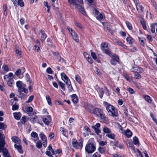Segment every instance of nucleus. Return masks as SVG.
Instances as JSON below:
<instances>
[{
    "mask_svg": "<svg viewBox=\"0 0 157 157\" xmlns=\"http://www.w3.org/2000/svg\"><path fill=\"white\" fill-rule=\"evenodd\" d=\"M33 98L34 97L33 95H31L29 97L28 100L26 101V102L27 103H29L33 101Z\"/></svg>",
    "mask_w": 157,
    "mask_h": 157,
    "instance_id": "53",
    "label": "nucleus"
},
{
    "mask_svg": "<svg viewBox=\"0 0 157 157\" xmlns=\"http://www.w3.org/2000/svg\"><path fill=\"white\" fill-rule=\"evenodd\" d=\"M37 117L35 116V117L32 118L31 119V121L32 123H35L36 122H37L38 123H39V122L38 120H37Z\"/></svg>",
    "mask_w": 157,
    "mask_h": 157,
    "instance_id": "35",
    "label": "nucleus"
},
{
    "mask_svg": "<svg viewBox=\"0 0 157 157\" xmlns=\"http://www.w3.org/2000/svg\"><path fill=\"white\" fill-rule=\"evenodd\" d=\"M133 143L135 145L138 144L139 143V140L136 136H134L133 138Z\"/></svg>",
    "mask_w": 157,
    "mask_h": 157,
    "instance_id": "37",
    "label": "nucleus"
},
{
    "mask_svg": "<svg viewBox=\"0 0 157 157\" xmlns=\"http://www.w3.org/2000/svg\"><path fill=\"white\" fill-rule=\"evenodd\" d=\"M60 133H61L64 136H66L67 135V131L65 130L63 127H60Z\"/></svg>",
    "mask_w": 157,
    "mask_h": 157,
    "instance_id": "26",
    "label": "nucleus"
},
{
    "mask_svg": "<svg viewBox=\"0 0 157 157\" xmlns=\"http://www.w3.org/2000/svg\"><path fill=\"white\" fill-rule=\"evenodd\" d=\"M100 126V124L99 123H97L95 126H92V127L93 128H94V127L95 128H99Z\"/></svg>",
    "mask_w": 157,
    "mask_h": 157,
    "instance_id": "56",
    "label": "nucleus"
},
{
    "mask_svg": "<svg viewBox=\"0 0 157 157\" xmlns=\"http://www.w3.org/2000/svg\"><path fill=\"white\" fill-rule=\"evenodd\" d=\"M26 80L27 81V82H29V83H31V81H30V77L29 76L28 74H27L26 75Z\"/></svg>",
    "mask_w": 157,
    "mask_h": 157,
    "instance_id": "55",
    "label": "nucleus"
},
{
    "mask_svg": "<svg viewBox=\"0 0 157 157\" xmlns=\"http://www.w3.org/2000/svg\"><path fill=\"white\" fill-rule=\"evenodd\" d=\"M58 82L59 85L60 86L61 88L63 90H65V84L60 81H59Z\"/></svg>",
    "mask_w": 157,
    "mask_h": 157,
    "instance_id": "30",
    "label": "nucleus"
},
{
    "mask_svg": "<svg viewBox=\"0 0 157 157\" xmlns=\"http://www.w3.org/2000/svg\"><path fill=\"white\" fill-rule=\"evenodd\" d=\"M14 118L17 120L20 119L21 114L20 113H13Z\"/></svg>",
    "mask_w": 157,
    "mask_h": 157,
    "instance_id": "24",
    "label": "nucleus"
},
{
    "mask_svg": "<svg viewBox=\"0 0 157 157\" xmlns=\"http://www.w3.org/2000/svg\"><path fill=\"white\" fill-rule=\"evenodd\" d=\"M40 40L43 43L44 42L45 39L47 38V36L45 33L44 31L43 30H40Z\"/></svg>",
    "mask_w": 157,
    "mask_h": 157,
    "instance_id": "9",
    "label": "nucleus"
},
{
    "mask_svg": "<svg viewBox=\"0 0 157 157\" xmlns=\"http://www.w3.org/2000/svg\"><path fill=\"white\" fill-rule=\"evenodd\" d=\"M71 5V7L72 9L76 8L78 4L77 3L76 0H68Z\"/></svg>",
    "mask_w": 157,
    "mask_h": 157,
    "instance_id": "12",
    "label": "nucleus"
},
{
    "mask_svg": "<svg viewBox=\"0 0 157 157\" xmlns=\"http://www.w3.org/2000/svg\"><path fill=\"white\" fill-rule=\"evenodd\" d=\"M155 25H157L156 23H154L151 24V31L152 33H154L155 32Z\"/></svg>",
    "mask_w": 157,
    "mask_h": 157,
    "instance_id": "33",
    "label": "nucleus"
},
{
    "mask_svg": "<svg viewBox=\"0 0 157 157\" xmlns=\"http://www.w3.org/2000/svg\"><path fill=\"white\" fill-rule=\"evenodd\" d=\"M19 108V106L18 104L15 103L12 106V109L13 110H17Z\"/></svg>",
    "mask_w": 157,
    "mask_h": 157,
    "instance_id": "43",
    "label": "nucleus"
},
{
    "mask_svg": "<svg viewBox=\"0 0 157 157\" xmlns=\"http://www.w3.org/2000/svg\"><path fill=\"white\" fill-rule=\"evenodd\" d=\"M106 136L108 137L110 139L114 140L115 138V135L113 133H112L111 132L108 134H106Z\"/></svg>",
    "mask_w": 157,
    "mask_h": 157,
    "instance_id": "27",
    "label": "nucleus"
},
{
    "mask_svg": "<svg viewBox=\"0 0 157 157\" xmlns=\"http://www.w3.org/2000/svg\"><path fill=\"white\" fill-rule=\"evenodd\" d=\"M16 85L17 87L18 88V92H19V90L23 87L21 84V82L20 81H17L16 82Z\"/></svg>",
    "mask_w": 157,
    "mask_h": 157,
    "instance_id": "32",
    "label": "nucleus"
},
{
    "mask_svg": "<svg viewBox=\"0 0 157 157\" xmlns=\"http://www.w3.org/2000/svg\"><path fill=\"white\" fill-rule=\"evenodd\" d=\"M96 149V147L92 144H88L85 147L86 151L89 154H91L94 152Z\"/></svg>",
    "mask_w": 157,
    "mask_h": 157,
    "instance_id": "3",
    "label": "nucleus"
},
{
    "mask_svg": "<svg viewBox=\"0 0 157 157\" xmlns=\"http://www.w3.org/2000/svg\"><path fill=\"white\" fill-rule=\"evenodd\" d=\"M3 9L4 10V14L6 16L7 15V10L6 6V4L3 5Z\"/></svg>",
    "mask_w": 157,
    "mask_h": 157,
    "instance_id": "45",
    "label": "nucleus"
},
{
    "mask_svg": "<svg viewBox=\"0 0 157 157\" xmlns=\"http://www.w3.org/2000/svg\"><path fill=\"white\" fill-rule=\"evenodd\" d=\"M103 104L106 106V109L109 115L113 117L118 116L117 111L114 107L106 102H104Z\"/></svg>",
    "mask_w": 157,
    "mask_h": 157,
    "instance_id": "1",
    "label": "nucleus"
},
{
    "mask_svg": "<svg viewBox=\"0 0 157 157\" xmlns=\"http://www.w3.org/2000/svg\"><path fill=\"white\" fill-rule=\"evenodd\" d=\"M67 85V88L69 92H71L73 90V88L72 86L71 85V82H68L67 84H66Z\"/></svg>",
    "mask_w": 157,
    "mask_h": 157,
    "instance_id": "28",
    "label": "nucleus"
},
{
    "mask_svg": "<svg viewBox=\"0 0 157 157\" xmlns=\"http://www.w3.org/2000/svg\"><path fill=\"white\" fill-rule=\"evenodd\" d=\"M132 71L134 73H141L143 71V70L141 68L136 66L132 68Z\"/></svg>",
    "mask_w": 157,
    "mask_h": 157,
    "instance_id": "11",
    "label": "nucleus"
},
{
    "mask_svg": "<svg viewBox=\"0 0 157 157\" xmlns=\"http://www.w3.org/2000/svg\"><path fill=\"white\" fill-rule=\"evenodd\" d=\"M46 71L48 73L50 74H52L53 72L51 68L50 67H48L47 69L46 70Z\"/></svg>",
    "mask_w": 157,
    "mask_h": 157,
    "instance_id": "54",
    "label": "nucleus"
},
{
    "mask_svg": "<svg viewBox=\"0 0 157 157\" xmlns=\"http://www.w3.org/2000/svg\"><path fill=\"white\" fill-rule=\"evenodd\" d=\"M84 107L88 111L92 113L91 110L93 109V107L87 103H84Z\"/></svg>",
    "mask_w": 157,
    "mask_h": 157,
    "instance_id": "14",
    "label": "nucleus"
},
{
    "mask_svg": "<svg viewBox=\"0 0 157 157\" xmlns=\"http://www.w3.org/2000/svg\"><path fill=\"white\" fill-rule=\"evenodd\" d=\"M134 73V75L136 79H139L141 78V75L139 74V73Z\"/></svg>",
    "mask_w": 157,
    "mask_h": 157,
    "instance_id": "48",
    "label": "nucleus"
},
{
    "mask_svg": "<svg viewBox=\"0 0 157 157\" xmlns=\"http://www.w3.org/2000/svg\"><path fill=\"white\" fill-rule=\"evenodd\" d=\"M108 43H103L101 44V48L103 52L106 54L108 55L110 54L111 52L109 48Z\"/></svg>",
    "mask_w": 157,
    "mask_h": 157,
    "instance_id": "5",
    "label": "nucleus"
},
{
    "mask_svg": "<svg viewBox=\"0 0 157 157\" xmlns=\"http://www.w3.org/2000/svg\"><path fill=\"white\" fill-rule=\"evenodd\" d=\"M22 92H18L19 94L18 96L21 99H25L27 98L26 95L22 93Z\"/></svg>",
    "mask_w": 157,
    "mask_h": 157,
    "instance_id": "22",
    "label": "nucleus"
},
{
    "mask_svg": "<svg viewBox=\"0 0 157 157\" xmlns=\"http://www.w3.org/2000/svg\"><path fill=\"white\" fill-rule=\"evenodd\" d=\"M31 136L32 137L35 138L37 137V140H38L39 139L37 134L35 132H32L31 133Z\"/></svg>",
    "mask_w": 157,
    "mask_h": 157,
    "instance_id": "46",
    "label": "nucleus"
},
{
    "mask_svg": "<svg viewBox=\"0 0 157 157\" xmlns=\"http://www.w3.org/2000/svg\"><path fill=\"white\" fill-rule=\"evenodd\" d=\"M5 144V141L4 138L0 140V150L4 148V147Z\"/></svg>",
    "mask_w": 157,
    "mask_h": 157,
    "instance_id": "25",
    "label": "nucleus"
},
{
    "mask_svg": "<svg viewBox=\"0 0 157 157\" xmlns=\"http://www.w3.org/2000/svg\"><path fill=\"white\" fill-rule=\"evenodd\" d=\"M71 99L73 102L75 104L77 103L78 101V97L75 94H73L72 95Z\"/></svg>",
    "mask_w": 157,
    "mask_h": 157,
    "instance_id": "21",
    "label": "nucleus"
},
{
    "mask_svg": "<svg viewBox=\"0 0 157 157\" xmlns=\"http://www.w3.org/2000/svg\"><path fill=\"white\" fill-rule=\"evenodd\" d=\"M94 128H93L94 131H95V132L97 134H98L99 133L101 132V130H100L99 128H95V127H94Z\"/></svg>",
    "mask_w": 157,
    "mask_h": 157,
    "instance_id": "57",
    "label": "nucleus"
},
{
    "mask_svg": "<svg viewBox=\"0 0 157 157\" xmlns=\"http://www.w3.org/2000/svg\"><path fill=\"white\" fill-rule=\"evenodd\" d=\"M144 98L145 100L148 103H151V102L152 100L151 98L149 96L145 95L144 96Z\"/></svg>",
    "mask_w": 157,
    "mask_h": 157,
    "instance_id": "23",
    "label": "nucleus"
},
{
    "mask_svg": "<svg viewBox=\"0 0 157 157\" xmlns=\"http://www.w3.org/2000/svg\"><path fill=\"white\" fill-rule=\"evenodd\" d=\"M108 55L111 57L112 59H114L115 61L118 62H119V59L117 55L115 54H113L111 52H110V54H108Z\"/></svg>",
    "mask_w": 157,
    "mask_h": 157,
    "instance_id": "16",
    "label": "nucleus"
},
{
    "mask_svg": "<svg viewBox=\"0 0 157 157\" xmlns=\"http://www.w3.org/2000/svg\"><path fill=\"white\" fill-rule=\"evenodd\" d=\"M92 113L97 117H99L102 120H105V114L101 109L96 108L93 110Z\"/></svg>",
    "mask_w": 157,
    "mask_h": 157,
    "instance_id": "2",
    "label": "nucleus"
},
{
    "mask_svg": "<svg viewBox=\"0 0 157 157\" xmlns=\"http://www.w3.org/2000/svg\"><path fill=\"white\" fill-rule=\"evenodd\" d=\"M43 121L44 124L46 125H48L49 124V121L46 118H44L42 119Z\"/></svg>",
    "mask_w": 157,
    "mask_h": 157,
    "instance_id": "49",
    "label": "nucleus"
},
{
    "mask_svg": "<svg viewBox=\"0 0 157 157\" xmlns=\"http://www.w3.org/2000/svg\"><path fill=\"white\" fill-rule=\"evenodd\" d=\"M115 43L116 44L120 46H121V45L122 44V43L121 41L118 40H116L115 41Z\"/></svg>",
    "mask_w": 157,
    "mask_h": 157,
    "instance_id": "64",
    "label": "nucleus"
},
{
    "mask_svg": "<svg viewBox=\"0 0 157 157\" xmlns=\"http://www.w3.org/2000/svg\"><path fill=\"white\" fill-rule=\"evenodd\" d=\"M36 146L39 149L40 148L42 147V143L39 140L36 143Z\"/></svg>",
    "mask_w": 157,
    "mask_h": 157,
    "instance_id": "44",
    "label": "nucleus"
},
{
    "mask_svg": "<svg viewBox=\"0 0 157 157\" xmlns=\"http://www.w3.org/2000/svg\"><path fill=\"white\" fill-rule=\"evenodd\" d=\"M91 56L94 59H97V57L96 56V55L93 52H91Z\"/></svg>",
    "mask_w": 157,
    "mask_h": 157,
    "instance_id": "61",
    "label": "nucleus"
},
{
    "mask_svg": "<svg viewBox=\"0 0 157 157\" xmlns=\"http://www.w3.org/2000/svg\"><path fill=\"white\" fill-rule=\"evenodd\" d=\"M98 93L100 97L101 98H102L103 94H104V92L102 88H99L98 90Z\"/></svg>",
    "mask_w": 157,
    "mask_h": 157,
    "instance_id": "38",
    "label": "nucleus"
},
{
    "mask_svg": "<svg viewBox=\"0 0 157 157\" xmlns=\"http://www.w3.org/2000/svg\"><path fill=\"white\" fill-rule=\"evenodd\" d=\"M107 141L104 142L103 141H101L99 142V144L100 145L103 146H104V145H106L107 144Z\"/></svg>",
    "mask_w": 157,
    "mask_h": 157,
    "instance_id": "62",
    "label": "nucleus"
},
{
    "mask_svg": "<svg viewBox=\"0 0 157 157\" xmlns=\"http://www.w3.org/2000/svg\"><path fill=\"white\" fill-rule=\"evenodd\" d=\"M132 38L130 36L127 37L126 39L127 41L128 42L129 44H131L133 43Z\"/></svg>",
    "mask_w": 157,
    "mask_h": 157,
    "instance_id": "42",
    "label": "nucleus"
},
{
    "mask_svg": "<svg viewBox=\"0 0 157 157\" xmlns=\"http://www.w3.org/2000/svg\"><path fill=\"white\" fill-rule=\"evenodd\" d=\"M13 4L15 6H17L18 5L21 7L24 6V3L22 0H15L13 2Z\"/></svg>",
    "mask_w": 157,
    "mask_h": 157,
    "instance_id": "10",
    "label": "nucleus"
},
{
    "mask_svg": "<svg viewBox=\"0 0 157 157\" xmlns=\"http://www.w3.org/2000/svg\"><path fill=\"white\" fill-rule=\"evenodd\" d=\"M15 52L17 56H20L21 54V52L20 49H19L18 47L16 46L15 47Z\"/></svg>",
    "mask_w": 157,
    "mask_h": 157,
    "instance_id": "31",
    "label": "nucleus"
},
{
    "mask_svg": "<svg viewBox=\"0 0 157 157\" xmlns=\"http://www.w3.org/2000/svg\"><path fill=\"white\" fill-rule=\"evenodd\" d=\"M0 152H2L3 155L5 157H6L9 155L7 150L6 148H3L0 150Z\"/></svg>",
    "mask_w": 157,
    "mask_h": 157,
    "instance_id": "19",
    "label": "nucleus"
},
{
    "mask_svg": "<svg viewBox=\"0 0 157 157\" xmlns=\"http://www.w3.org/2000/svg\"><path fill=\"white\" fill-rule=\"evenodd\" d=\"M110 62L111 64L112 65H115L116 64L117 62L115 61L114 59H112L110 61Z\"/></svg>",
    "mask_w": 157,
    "mask_h": 157,
    "instance_id": "59",
    "label": "nucleus"
},
{
    "mask_svg": "<svg viewBox=\"0 0 157 157\" xmlns=\"http://www.w3.org/2000/svg\"><path fill=\"white\" fill-rule=\"evenodd\" d=\"M75 79L79 84H81L82 81L80 77L78 75H76L75 76Z\"/></svg>",
    "mask_w": 157,
    "mask_h": 157,
    "instance_id": "29",
    "label": "nucleus"
},
{
    "mask_svg": "<svg viewBox=\"0 0 157 157\" xmlns=\"http://www.w3.org/2000/svg\"><path fill=\"white\" fill-rule=\"evenodd\" d=\"M139 42L142 46H144V41L145 40V39L144 38H140L139 37L138 38Z\"/></svg>",
    "mask_w": 157,
    "mask_h": 157,
    "instance_id": "39",
    "label": "nucleus"
},
{
    "mask_svg": "<svg viewBox=\"0 0 157 157\" xmlns=\"http://www.w3.org/2000/svg\"><path fill=\"white\" fill-rule=\"evenodd\" d=\"M14 147L16 148L18 151L20 153H22L23 151L22 150V146L20 145V144H15Z\"/></svg>",
    "mask_w": 157,
    "mask_h": 157,
    "instance_id": "15",
    "label": "nucleus"
},
{
    "mask_svg": "<svg viewBox=\"0 0 157 157\" xmlns=\"http://www.w3.org/2000/svg\"><path fill=\"white\" fill-rule=\"evenodd\" d=\"M98 151L101 153L103 154L105 152L104 148L103 147H100L98 149Z\"/></svg>",
    "mask_w": 157,
    "mask_h": 157,
    "instance_id": "52",
    "label": "nucleus"
},
{
    "mask_svg": "<svg viewBox=\"0 0 157 157\" xmlns=\"http://www.w3.org/2000/svg\"><path fill=\"white\" fill-rule=\"evenodd\" d=\"M12 140L15 144H20L21 140L20 139L16 136H13L12 137Z\"/></svg>",
    "mask_w": 157,
    "mask_h": 157,
    "instance_id": "18",
    "label": "nucleus"
},
{
    "mask_svg": "<svg viewBox=\"0 0 157 157\" xmlns=\"http://www.w3.org/2000/svg\"><path fill=\"white\" fill-rule=\"evenodd\" d=\"M146 37L147 39L150 41H152V39L151 38V36L150 35H147Z\"/></svg>",
    "mask_w": 157,
    "mask_h": 157,
    "instance_id": "63",
    "label": "nucleus"
},
{
    "mask_svg": "<svg viewBox=\"0 0 157 157\" xmlns=\"http://www.w3.org/2000/svg\"><path fill=\"white\" fill-rule=\"evenodd\" d=\"M46 99L47 101L48 104L50 105H52V103L51 102V99L50 98V97L49 95H47L46 96Z\"/></svg>",
    "mask_w": 157,
    "mask_h": 157,
    "instance_id": "40",
    "label": "nucleus"
},
{
    "mask_svg": "<svg viewBox=\"0 0 157 157\" xmlns=\"http://www.w3.org/2000/svg\"><path fill=\"white\" fill-rule=\"evenodd\" d=\"M70 34L72 36L75 42H78L79 41V39L78 35L73 30L71 32Z\"/></svg>",
    "mask_w": 157,
    "mask_h": 157,
    "instance_id": "13",
    "label": "nucleus"
},
{
    "mask_svg": "<svg viewBox=\"0 0 157 157\" xmlns=\"http://www.w3.org/2000/svg\"><path fill=\"white\" fill-rule=\"evenodd\" d=\"M25 110L28 112H32L33 111V108L30 106H28L25 108Z\"/></svg>",
    "mask_w": 157,
    "mask_h": 157,
    "instance_id": "47",
    "label": "nucleus"
},
{
    "mask_svg": "<svg viewBox=\"0 0 157 157\" xmlns=\"http://www.w3.org/2000/svg\"><path fill=\"white\" fill-rule=\"evenodd\" d=\"M61 75L62 79L65 82L66 84H67L68 82H70L69 78L64 73H61Z\"/></svg>",
    "mask_w": 157,
    "mask_h": 157,
    "instance_id": "8",
    "label": "nucleus"
},
{
    "mask_svg": "<svg viewBox=\"0 0 157 157\" xmlns=\"http://www.w3.org/2000/svg\"><path fill=\"white\" fill-rule=\"evenodd\" d=\"M126 24L127 28L129 30H132V25L129 22L126 21Z\"/></svg>",
    "mask_w": 157,
    "mask_h": 157,
    "instance_id": "34",
    "label": "nucleus"
},
{
    "mask_svg": "<svg viewBox=\"0 0 157 157\" xmlns=\"http://www.w3.org/2000/svg\"><path fill=\"white\" fill-rule=\"evenodd\" d=\"M125 135L128 137H130L132 135V132L129 129H127L126 130Z\"/></svg>",
    "mask_w": 157,
    "mask_h": 157,
    "instance_id": "36",
    "label": "nucleus"
},
{
    "mask_svg": "<svg viewBox=\"0 0 157 157\" xmlns=\"http://www.w3.org/2000/svg\"><path fill=\"white\" fill-rule=\"evenodd\" d=\"M39 135L41 140L43 141V145L44 147L47 145V139L46 136L44 135L43 132H41L39 134Z\"/></svg>",
    "mask_w": 157,
    "mask_h": 157,
    "instance_id": "6",
    "label": "nucleus"
},
{
    "mask_svg": "<svg viewBox=\"0 0 157 157\" xmlns=\"http://www.w3.org/2000/svg\"><path fill=\"white\" fill-rule=\"evenodd\" d=\"M19 90V92H24L26 94L28 93V90L26 89H25L24 87H23L22 88H21V89H20Z\"/></svg>",
    "mask_w": 157,
    "mask_h": 157,
    "instance_id": "51",
    "label": "nucleus"
},
{
    "mask_svg": "<svg viewBox=\"0 0 157 157\" xmlns=\"http://www.w3.org/2000/svg\"><path fill=\"white\" fill-rule=\"evenodd\" d=\"M6 125L3 123L0 122V129H2L6 128Z\"/></svg>",
    "mask_w": 157,
    "mask_h": 157,
    "instance_id": "50",
    "label": "nucleus"
},
{
    "mask_svg": "<svg viewBox=\"0 0 157 157\" xmlns=\"http://www.w3.org/2000/svg\"><path fill=\"white\" fill-rule=\"evenodd\" d=\"M96 18L98 20L101 21L103 19V16L102 14L100 13L98 15L96 16Z\"/></svg>",
    "mask_w": 157,
    "mask_h": 157,
    "instance_id": "41",
    "label": "nucleus"
},
{
    "mask_svg": "<svg viewBox=\"0 0 157 157\" xmlns=\"http://www.w3.org/2000/svg\"><path fill=\"white\" fill-rule=\"evenodd\" d=\"M141 24H142V26L143 29H146L147 27L145 25V22H144V21H141Z\"/></svg>",
    "mask_w": 157,
    "mask_h": 157,
    "instance_id": "60",
    "label": "nucleus"
},
{
    "mask_svg": "<svg viewBox=\"0 0 157 157\" xmlns=\"http://www.w3.org/2000/svg\"><path fill=\"white\" fill-rule=\"evenodd\" d=\"M79 141H80L79 143H78L76 140L73 139L72 140V143L73 146L74 148H75L76 149H79L80 148L81 149H82V147L83 140L82 139H80Z\"/></svg>",
    "mask_w": 157,
    "mask_h": 157,
    "instance_id": "4",
    "label": "nucleus"
},
{
    "mask_svg": "<svg viewBox=\"0 0 157 157\" xmlns=\"http://www.w3.org/2000/svg\"><path fill=\"white\" fill-rule=\"evenodd\" d=\"M79 10V11L84 15H85L86 13L83 8L79 4H78L77 6L75 8Z\"/></svg>",
    "mask_w": 157,
    "mask_h": 157,
    "instance_id": "17",
    "label": "nucleus"
},
{
    "mask_svg": "<svg viewBox=\"0 0 157 157\" xmlns=\"http://www.w3.org/2000/svg\"><path fill=\"white\" fill-rule=\"evenodd\" d=\"M137 10L139 13H143L144 11V7L140 3H138L135 4Z\"/></svg>",
    "mask_w": 157,
    "mask_h": 157,
    "instance_id": "7",
    "label": "nucleus"
},
{
    "mask_svg": "<svg viewBox=\"0 0 157 157\" xmlns=\"http://www.w3.org/2000/svg\"><path fill=\"white\" fill-rule=\"evenodd\" d=\"M102 131L104 134H108L111 132L110 129L107 127L106 126H104Z\"/></svg>",
    "mask_w": 157,
    "mask_h": 157,
    "instance_id": "20",
    "label": "nucleus"
},
{
    "mask_svg": "<svg viewBox=\"0 0 157 157\" xmlns=\"http://www.w3.org/2000/svg\"><path fill=\"white\" fill-rule=\"evenodd\" d=\"M128 90L130 94H134V91L133 90V89L130 87H129L128 88Z\"/></svg>",
    "mask_w": 157,
    "mask_h": 157,
    "instance_id": "58",
    "label": "nucleus"
}]
</instances>
